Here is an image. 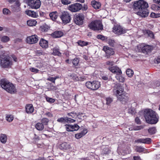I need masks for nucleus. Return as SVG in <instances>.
<instances>
[{
  "mask_svg": "<svg viewBox=\"0 0 160 160\" xmlns=\"http://www.w3.org/2000/svg\"><path fill=\"white\" fill-rule=\"evenodd\" d=\"M144 116L148 123L155 124L158 121V116L153 111L150 109H146L144 112Z\"/></svg>",
  "mask_w": 160,
  "mask_h": 160,
  "instance_id": "obj_1",
  "label": "nucleus"
},
{
  "mask_svg": "<svg viewBox=\"0 0 160 160\" xmlns=\"http://www.w3.org/2000/svg\"><path fill=\"white\" fill-rule=\"evenodd\" d=\"M15 2V4L16 6V7H14L13 8L12 10L14 12H18L20 11V8L19 6L20 5V4L18 0H16Z\"/></svg>",
  "mask_w": 160,
  "mask_h": 160,
  "instance_id": "obj_30",
  "label": "nucleus"
},
{
  "mask_svg": "<svg viewBox=\"0 0 160 160\" xmlns=\"http://www.w3.org/2000/svg\"><path fill=\"white\" fill-rule=\"evenodd\" d=\"M142 52L144 53H147L150 52L152 50V47L150 45H142L140 47Z\"/></svg>",
  "mask_w": 160,
  "mask_h": 160,
  "instance_id": "obj_18",
  "label": "nucleus"
},
{
  "mask_svg": "<svg viewBox=\"0 0 160 160\" xmlns=\"http://www.w3.org/2000/svg\"><path fill=\"white\" fill-rule=\"evenodd\" d=\"M103 50L105 52L106 57L107 58H110V56L113 55L115 53L113 49L106 46L103 47Z\"/></svg>",
  "mask_w": 160,
  "mask_h": 160,
  "instance_id": "obj_13",
  "label": "nucleus"
},
{
  "mask_svg": "<svg viewBox=\"0 0 160 160\" xmlns=\"http://www.w3.org/2000/svg\"><path fill=\"white\" fill-rule=\"evenodd\" d=\"M37 23V22L34 19H30L27 21V25L30 27L35 26Z\"/></svg>",
  "mask_w": 160,
  "mask_h": 160,
  "instance_id": "obj_29",
  "label": "nucleus"
},
{
  "mask_svg": "<svg viewBox=\"0 0 160 160\" xmlns=\"http://www.w3.org/2000/svg\"><path fill=\"white\" fill-rule=\"evenodd\" d=\"M86 130H83V131L81 132L77 133L75 134V137L76 138L78 139L84 136L87 132L86 131V132H85V131H86Z\"/></svg>",
  "mask_w": 160,
  "mask_h": 160,
  "instance_id": "obj_33",
  "label": "nucleus"
},
{
  "mask_svg": "<svg viewBox=\"0 0 160 160\" xmlns=\"http://www.w3.org/2000/svg\"><path fill=\"white\" fill-rule=\"evenodd\" d=\"M85 16L83 14L79 13L74 18L75 23L78 25H82L83 23Z\"/></svg>",
  "mask_w": 160,
  "mask_h": 160,
  "instance_id": "obj_11",
  "label": "nucleus"
},
{
  "mask_svg": "<svg viewBox=\"0 0 160 160\" xmlns=\"http://www.w3.org/2000/svg\"><path fill=\"white\" fill-rule=\"evenodd\" d=\"M144 149V148L141 146H137L136 149L137 151L139 152H143Z\"/></svg>",
  "mask_w": 160,
  "mask_h": 160,
  "instance_id": "obj_44",
  "label": "nucleus"
},
{
  "mask_svg": "<svg viewBox=\"0 0 160 160\" xmlns=\"http://www.w3.org/2000/svg\"><path fill=\"white\" fill-rule=\"evenodd\" d=\"M113 92L118 100L122 104H125L128 101V98L126 96L125 92L124 91V88L121 85H119L117 89L114 90Z\"/></svg>",
  "mask_w": 160,
  "mask_h": 160,
  "instance_id": "obj_2",
  "label": "nucleus"
},
{
  "mask_svg": "<svg viewBox=\"0 0 160 160\" xmlns=\"http://www.w3.org/2000/svg\"><path fill=\"white\" fill-rule=\"evenodd\" d=\"M1 87L8 92L14 94L16 92V89L14 86L7 80L2 79L0 81Z\"/></svg>",
  "mask_w": 160,
  "mask_h": 160,
  "instance_id": "obj_3",
  "label": "nucleus"
},
{
  "mask_svg": "<svg viewBox=\"0 0 160 160\" xmlns=\"http://www.w3.org/2000/svg\"><path fill=\"white\" fill-rule=\"evenodd\" d=\"M148 131L150 135H153L156 133L157 129L155 127H151L148 129Z\"/></svg>",
  "mask_w": 160,
  "mask_h": 160,
  "instance_id": "obj_36",
  "label": "nucleus"
},
{
  "mask_svg": "<svg viewBox=\"0 0 160 160\" xmlns=\"http://www.w3.org/2000/svg\"><path fill=\"white\" fill-rule=\"evenodd\" d=\"M49 16L53 21L55 20L58 17L57 12H51L49 14Z\"/></svg>",
  "mask_w": 160,
  "mask_h": 160,
  "instance_id": "obj_32",
  "label": "nucleus"
},
{
  "mask_svg": "<svg viewBox=\"0 0 160 160\" xmlns=\"http://www.w3.org/2000/svg\"><path fill=\"white\" fill-rule=\"evenodd\" d=\"M1 87L8 92L14 94L16 92V89L14 86L7 80L2 79L0 81Z\"/></svg>",
  "mask_w": 160,
  "mask_h": 160,
  "instance_id": "obj_4",
  "label": "nucleus"
},
{
  "mask_svg": "<svg viewBox=\"0 0 160 160\" xmlns=\"http://www.w3.org/2000/svg\"><path fill=\"white\" fill-rule=\"evenodd\" d=\"M67 114L68 116H71L72 118H74L76 116H78V115H77V113L74 112L68 113Z\"/></svg>",
  "mask_w": 160,
  "mask_h": 160,
  "instance_id": "obj_49",
  "label": "nucleus"
},
{
  "mask_svg": "<svg viewBox=\"0 0 160 160\" xmlns=\"http://www.w3.org/2000/svg\"><path fill=\"white\" fill-rule=\"evenodd\" d=\"M122 73H118L115 76V78L119 82H123L125 80L124 78L122 75Z\"/></svg>",
  "mask_w": 160,
  "mask_h": 160,
  "instance_id": "obj_28",
  "label": "nucleus"
},
{
  "mask_svg": "<svg viewBox=\"0 0 160 160\" xmlns=\"http://www.w3.org/2000/svg\"><path fill=\"white\" fill-rule=\"evenodd\" d=\"M146 32L149 36L152 38H154V34L152 32L149 30H146Z\"/></svg>",
  "mask_w": 160,
  "mask_h": 160,
  "instance_id": "obj_45",
  "label": "nucleus"
},
{
  "mask_svg": "<svg viewBox=\"0 0 160 160\" xmlns=\"http://www.w3.org/2000/svg\"><path fill=\"white\" fill-rule=\"evenodd\" d=\"M12 58L13 60L15 62H17V58L14 55H12Z\"/></svg>",
  "mask_w": 160,
  "mask_h": 160,
  "instance_id": "obj_64",
  "label": "nucleus"
},
{
  "mask_svg": "<svg viewBox=\"0 0 160 160\" xmlns=\"http://www.w3.org/2000/svg\"><path fill=\"white\" fill-rule=\"evenodd\" d=\"M113 29V32L118 35L123 34L126 32L125 30L122 27L118 25L114 26Z\"/></svg>",
  "mask_w": 160,
  "mask_h": 160,
  "instance_id": "obj_14",
  "label": "nucleus"
},
{
  "mask_svg": "<svg viewBox=\"0 0 160 160\" xmlns=\"http://www.w3.org/2000/svg\"><path fill=\"white\" fill-rule=\"evenodd\" d=\"M114 62L113 61H108L106 62V64L108 65L112 66L113 65Z\"/></svg>",
  "mask_w": 160,
  "mask_h": 160,
  "instance_id": "obj_58",
  "label": "nucleus"
},
{
  "mask_svg": "<svg viewBox=\"0 0 160 160\" xmlns=\"http://www.w3.org/2000/svg\"><path fill=\"white\" fill-rule=\"evenodd\" d=\"M58 122L61 123H64L68 122V117H63L58 118L57 120Z\"/></svg>",
  "mask_w": 160,
  "mask_h": 160,
  "instance_id": "obj_34",
  "label": "nucleus"
},
{
  "mask_svg": "<svg viewBox=\"0 0 160 160\" xmlns=\"http://www.w3.org/2000/svg\"><path fill=\"white\" fill-rule=\"evenodd\" d=\"M88 27L94 31H98L103 29V26L102 23L98 20L92 21L88 25Z\"/></svg>",
  "mask_w": 160,
  "mask_h": 160,
  "instance_id": "obj_7",
  "label": "nucleus"
},
{
  "mask_svg": "<svg viewBox=\"0 0 160 160\" xmlns=\"http://www.w3.org/2000/svg\"><path fill=\"white\" fill-rule=\"evenodd\" d=\"M50 28L46 24H44L40 27V29L42 32H47Z\"/></svg>",
  "mask_w": 160,
  "mask_h": 160,
  "instance_id": "obj_35",
  "label": "nucleus"
},
{
  "mask_svg": "<svg viewBox=\"0 0 160 160\" xmlns=\"http://www.w3.org/2000/svg\"><path fill=\"white\" fill-rule=\"evenodd\" d=\"M49 121L48 119L47 118H43L42 119L41 122L43 125H47Z\"/></svg>",
  "mask_w": 160,
  "mask_h": 160,
  "instance_id": "obj_50",
  "label": "nucleus"
},
{
  "mask_svg": "<svg viewBox=\"0 0 160 160\" xmlns=\"http://www.w3.org/2000/svg\"><path fill=\"white\" fill-rule=\"evenodd\" d=\"M45 98L46 101L50 103H53L55 101L54 99L49 98L47 96H46Z\"/></svg>",
  "mask_w": 160,
  "mask_h": 160,
  "instance_id": "obj_43",
  "label": "nucleus"
},
{
  "mask_svg": "<svg viewBox=\"0 0 160 160\" xmlns=\"http://www.w3.org/2000/svg\"><path fill=\"white\" fill-rule=\"evenodd\" d=\"M28 5L32 9H38L41 5L40 0H27Z\"/></svg>",
  "mask_w": 160,
  "mask_h": 160,
  "instance_id": "obj_10",
  "label": "nucleus"
},
{
  "mask_svg": "<svg viewBox=\"0 0 160 160\" xmlns=\"http://www.w3.org/2000/svg\"><path fill=\"white\" fill-rule=\"evenodd\" d=\"M107 104H109L112 101V99L110 98H106Z\"/></svg>",
  "mask_w": 160,
  "mask_h": 160,
  "instance_id": "obj_54",
  "label": "nucleus"
},
{
  "mask_svg": "<svg viewBox=\"0 0 160 160\" xmlns=\"http://www.w3.org/2000/svg\"><path fill=\"white\" fill-rule=\"evenodd\" d=\"M85 86L89 89L92 91L97 90L100 87V82L94 81L92 82H87L85 83Z\"/></svg>",
  "mask_w": 160,
  "mask_h": 160,
  "instance_id": "obj_8",
  "label": "nucleus"
},
{
  "mask_svg": "<svg viewBox=\"0 0 160 160\" xmlns=\"http://www.w3.org/2000/svg\"><path fill=\"white\" fill-rule=\"evenodd\" d=\"M97 38L98 39H100L102 40H105L107 39V37L101 35H98L97 36Z\"/></svg>",
  "mask_w": 160,
  "mask_h": 160,
  "instance_id": "obj_46",
  "label": "nucleus"
},
{
  "mask_svg": "<svg viewBox=\"0 0 160 160\" xmlns=\"http://www.w3.org/2000/svg\"><path fill=\"white\" fill-rule=\"evenodd\" d=\"M139 13V15L142 17H146L148 16L149 14V12L146 9L140 11Z\"/></svg>",
  "mask_w": 160,
  "mask_h": 160,
  "instance_id": "obj_26",
  "label": "nucleus"
},
{
  "mask_svg": "<svg viewBox=\"0 0 160 160\" xmlns=\"http://www.w3.org/2000/svg\"><path fill=\"white\" fill-rule=\"evenodd\" d=\"M133 8L139 11L147 9L148 7V3L143 0L135 2L133 4Z\"/></svg>",
  "mask_w": 160,
  "mask_h": 160,
  "instance_id": "obj_5",
  "label": "nucleus"
},
{
  "mask_svg": "<svg viewBox=\"0 0 160 160\" xmlns=\"http://www.w3.org/2000/svg\"><path fill=\"white\" fill-rule=\"evenodd\" d=\"M65 127L66 130L68 132L77 131L80 128L79 126L77 124H74L73 125L66 124L65 125Z\"/></svg>",
  "mask_w": 160,
  "mask_h": 160,
  "instance_id": "obj_15",
  "label": "nucleus"
},
{
  "mask_svg": "<svg viewBox=\"0 0 160 160\" xmlns=\"http://www.w3.org/2000/svg\"><path fill=\"white\" fill-rule=\"evenodd\" d=\"M155 63H158L160 62V56H158L157 58L156 61H155Z\"/></svg>",
  "mask_w": 160,
  "mask_h": 160,
  "instance_id": "obj_63",
  "label": "nucleus"
},
{
  "mask_svg": "<svg viewBox=\"0 0 160 160\" xmlns=\"http://www.w3.org/2000/svg\"><path fill=\"white\" fill-rule=\"evenodd\" d=\"M109 150L108 148H106L103 149L102 152L104 154H108L109 153Z\"/></svg>",
  "mask_w": 160,
  "mask_h": 160,
  "instance_id": "obj_52",
  "label": "nucleus"
},
{
  "mask_svg": "<svg viewBox=\"0 0 160 160\" xmlns=\"http://www.w3.org/2000/svg\"><path fill=\"white\" fill-rule=\"evenodd\" d=\"M26 40L27 43H28L30 44L35 43L38 40V37L36 35H32L28 37Z\"/></svg>",
  "mask_w": 160,
  "mask_h": 160,
  "instance_id": "obj_16",
  "label": "nucleus"
},
{
  "mask_svg": "<svg viewBox=\"0 0 160 160\" xmlns=\"http://www.w3.org/2000/svg\"><path fill=\"white\" fill-rule=\"evenodd\" d=\"M92 7L95 9H99L101 7V4L100 2L95 0H92L91 2Z\"/></svg>",
  "mask_w": 160,
  "mask_h": 160,
  "instance_id": "obj_24",
  "label": "nucleus"
},
{
  "mask_svg": "<svg viewBox=\"0 0 160 160\" xmlns=\"http://www.w3.org/2000/svg\"><path fill=\"white\" fill-rule=\"evenodd\" d=\"M1 41L3 42H7L10 40L9 38L7 36H2L1 38Z\"/></svg>",
  "mask_w": 160,
  "mask_h": 160,
  "instance_id": "obj_39",
  "label": "nucleus"
},
{
  "mask_svg": "<svg viewBox=\"0 0 160 160\" xmlns=\"http://www.w3.org/2000/svg\"><path fill=\"white\" fill-rule=\"evenodd\" d=\"M152 140L151 139L149 138H141L136 140L135 142L138 143H142L148 144H150Z\"/></svg>",
  "mask_w": 160,
  "mask_h": 160,
  "instance_id": "obj_17",
  "label": "nucleus"
},
{
  "mask_svg": "<svg viewBox=\"0 0 160 160\" xmlns=\"http://www.w3.org/2000/svg\"><path fill=\"white\" fill-rule=\"evenodd\" d=\"M108 69L112 73L116 75L118 73H122L121 69L117 66L110 67Z\"/></svg>",
  "mask_w": 160,
  "mask_h": 160,
  "instance_id": "obj_19",
  "label": "nucleus"
},
{
  "mask_svg": "<svg viewBox=\"0 0 160 160\" xmlns=\"http://www.w3.org/2000/svg\"><path fill=\"white\" fill-rule=\"evenodd\" d=\"M126 73L128 77L131 78L134 72L132 70L129 68L126 71Z\"/></svg>",
  "mask_w": 160,
  "mask_h": 160,
  "instance_id": "obj_38",
  "label": "nucleus"
},
{
  "mask_svg": "<svg viewBox=\"0 0 160 160\" xmlns=\"http://www.w3.org/2000/svg\"><path fill=\"white\" fill-rule=\"evenodd\" d=\"M3 12L4 14L8 15L10 13V11L9 9L5 8L3 9Z\"/></svg>",
  "mask_w": 160,
  "mask_h": 160,
  "instance_id": "obj_51",
  "label": "nucleus"
},
{
  "mask_svg": "<svg viewBox=\"0 0 160 160\" xmlns=\"http://www.w3.org/2000/svg\"><path fill=\"white\" fill-rule=\"evenodd\" d=\"M108 43L111 46L113 47L114 45L115 42L113 40L109 39L108 41Z\"/></svg>",
  "mask_w": 160,
  "mask_h": 160,
  "instance_id": "obj_47",
  "label": "nucleus"
},
{
  "mask_svg": "<svg viewBox=\"0 0 160 160\" xmlns=\"http://www.w3.org/2000/svg\"><path fill=\"white\" fill-rule=\"evenodd\" d=\"M134 160H141V158L140 156H134L133 157Z\"/></svg>",
  "mask_w": 160,
  "mask_h": 160,
  "instance_id": "obj_62",
  "label": "nucleus"
},
{
  "mask_svg": "<svg viewBox=\"0 0 160 160\" xmlns=\"http://www.w3.org/2000/svg\"><path fill=\"white\" fill-rule=\"evenodd\" d=\"M63 35V33L59 31H57L54 32L51 34V36L54 38H59L61 37Z\"/></svg>",
  "mask_w": 160,
  "mask_h": 160,
  "instance_id": "obj_25",
  "label": "nucleus"
},
{
  "mask_svg": "<svg viewBox=\"0 0 160 160\" xmlns=\"http://www.w3.org/2000/svg\"><path fill=\"white\" fill-rule=\"evenodd\" d=\"M78 45L82 47L87 46L88 44V42L82 41H78Z\"/></svg>",
  "mask_w": 160,
  "mask_h": 160,
  "instance_id": "obj_40",
  "label": "nucleus"
},
{
  "mask_svg": "<svg viewBox=\"0 0 160 160\" xmlns=\"http://www.w3.org/2000/svg\"><path fill=\"white\" fill-rule=\"evenodd\" d=\"M25 13L28 16L34 18H37L38 17V16L37 13L31 10H27L26 11Z\"/></svg>",
  "mask_w": 160,
  "mask_h": 160,
  "instance_id": "obj_21",
  "label": "nucleus"
},
{
  "mask_svg": "<svg viewBox=\"0 0 160 160\" xmlns=\"http://www.w3.org/2000/svg\"><path fill=\"white\" fill-rule=\"evenodd\" d=\"M0 64L2 67L5 68H8L12 64V62L10 60L9 57L4 54L0 55Z\"/></svg>",
  "mask_w": 160,
  "mask_h": 160,
  "instance_id": "obj_6",
  "label": "nucleus"
},
{
  "mask_svg": "<svg viewBox=\"0 0 160 160\" xmlns=\"http://www.w3.org/2000/svg\"><path fill=\"white\" fill-rule=\"evenodd\" d=\"M39 44L42 48H46L48 47V42L47 41L42 38L40 41Z\"/></svg>",
  "mask_w": 160,
  "mask_h": 160,
  "instance_id": "obj_23",
  "label": "nucleus"
},
{
  "mask_svg": "<svg viewBox=\"0 0 160 160\" xmlns=\"http://www.w3.org/2000/svg\"><path fill=\"white\" fill-rule=\"evenodd\" d=\"M14 119L13 116L11 114H7L6 117V119L8 122H11Z\"/></svg>",
  "mask_w": 160,
  "mask_h": 160,
  "instance_id": "obj_37",
  "label": "nucleus"
},
{
  "mask_svg": "<svg viewBox=\"0 0 160 160\" xmlns=\"http://www.w3.org/2000/svg\"><path fill=\"white\" fill-rule=\"evenodd\" d=\"M129 113L132 114H134L135 113V111L134 109H130L129 110Z\"/></svg>",
  "mask_w": 160,
  "mask_h": 160,
  "instance_id": "obj_59",
  "label": "nucleus"
},
{
  "mask_svg": "<svg viewBox=\"0 0 160 160\" xmlns=\"http://www.w3.org/2000/svg\"><path fill=\"white\" fill-rule=\"evenodd\" d=\"M30 70L32 72L36 73L38 72L39 71V70L38 69L33 68H30Z\"/></svg>",
  "mask_w": 160,
  "mask_h": 160,
  "instance_id": "obj_55",
  "label": "nucleus"
},
{
  "mask_svg": "<svg viewBox=\"0 0 160 160\" xmlns=\"http://www.w3.org/2000/svg\"><path fill=\"white\" fill-rule=\"evenodd\" d=\"M82 8V5L79 3H76L70 5L68 7V9L72 12H77L81 10Z\"/></svg>",
  "mask_w": 160,
  "mask_h": 160,
  "instance_id": "obj_12",
  "label": "nucleus"
},
{
  "mask_svg": "<svg viewBox=\"0 0 160 160\" xmlns=\"http://www.w3.org/2000/svg\"><path fill=\"white\" fill-rule=\"evenodd\" d=\"M71 15L67 11L62 12L60 18L63 23L66 24L70 22L71 20Z\"/></svg>",
  "mask_w": 160,
  "mask_h": 160,
  "instance_id": "obj_9",
  "label": "nucleus"
},
{
  "mask_svg": "<svg viewBox=\"0 0 160 160\" xmlns=\"http://www.w3.org/2000/svg\"><path fill=\"white\" fill-rule=\"evenodd\" d=\"M37 55L38 56H40L41 55H43L44 53L41 50H38L37 52Z\"/></svg>",
  "mask_w": 160,
  "mask_h": 160,
  "instance_id": "obj_56",
  "label": "nucleus"
},
{
  "mask_svg": "<svg viewBox=\"0 0 160 160\" xmlns=\"http://www.w3.org/2000/svg\"><path fill=\"white\" fill-rule=\"evenodd\" d=\"M26 111L28 114H31L32 113L34 110V108L32 104H28L26 105Z\"/></svg>",
  "mask_w": 160,
  "mask_h": 160,
  "instance_id": "obj_22",
  "label": "nucleus"
},
{
  "mask_svg": "<svg viewBox=\"0 0 160 160\" xmlns=\"http://www.w3.org/2000/svg\"><path fill=\"white\" fill-rule=\"evenodd\" d=\"M135 122L138 124H141V121L139 118L138 117H137L135 119Z\"/></svg>",
  "mask_w": 160,
  "mask_h": 160,
  "instance_id": "obj_60",
  "label": "nucleus"
},
{
  "mask_svg": "<svg viewBox=\"0 0 160 160\" xmlns=\"http://www.w3.org/2000/svg\"><path fill=\"white\" fill-rule=\"evenodd\" d=\"M151 18H157L160 17V13H155L154 12H152L150 15Z\"/></svg>",
  "mask_w": 160,
  "mask_h": 160,
  "instance_id": "obj_41",
  "label": "nucleus"
},
{
  "mask_svg": "<svg viewBox=\"0 0 160 160\" xmlns=\"http://www.w3.org/2000/svg\"><path fill=\"white\" fill-rule=\"evenodd\" d=\"M59 148L62 150H67L70 149L71 146L68 143L64 142L59 145Z\"/></svg>",
  "mask_w": 160,
  "mask_h": 160,
  "instance_id": "obj_20",
  "label": "nucleus"
},
{
  "mask_svg": "<svg viewBox=\"0 0 160 160\" xmlns=\"http://www.w3.org/2000/svg\"><path fill=\"white\" fill-rule=\"evenodd\" d=\"M75 122V120L72 119H71L70 118H68V123L69 122H71V123H73L74 122Z\"/></svg>",
  "mask_w": 160,
  "mask_h": 160,
  "instance_id": "obj_61",
  "label": "nucleus"
},
{
  "mask_svg": "<svg viewBox=\"0 0 160 160\" xmlns=\"http://www.w3.org/2000/svg\"><path fill=\"white\" fill-rule=\"evenodd\" d=\"M102 78L104 80L108 81L109 80V78H108L107 75H102L101 76Z\"/></svg>",
  "mask_w": 160,
  "mask_h": 160,
  "instance_id": "obj_53",
  "label": "nucleus"
},
{
  "mask_svg": "<svg viewBox=\"0 0 160 160\" xmlns=\"http://www.w3.org/2000/svg\"><path fill=\"white\" fill-rule=\"evenodd\" d=\"M53 53V54L54 55L59 56L61 55V53L60 52L59 50L58 49H54Z\"/></svg>",
  "mask_w": 160,
  "mask_h": 160,
  "instance_id": "obj_42",
  "label": "nucleus"
},
{
  "mask_svg": "<svg viewBox=\"0 0 160 160\" xmlns=\"http://www.w3.org/2000/svg\"><path fill=\"white\" fill-rule=\"evenodd\" d=\"M35 128L38 130L42 131L43 130L44 128V125L41 122H38L35 125Z\"/></svg>",
  "mask_w": 160,
  "mask_h": 160,
  "instance_id": "obj_31",
  "label": "nucleus"
},
{
  "mask_svg": "<svg viewBox=\"0 0 160 160\" xmlns=\"http://www.w3.org/2000/svg\"><path fill=\"white\" fill-rule=\"evenodd\" d=\"M79 62V60L78 58H75L72 60V62L73 64L77 66L78 65Z\"/></svg>",
  "mask_w": 160,
  "mask_h": 160,
  "instance_id": "obj_48",
  "label": "nucleus"
},
{
  "mask_svg": "<svg viewBox=\"0 0 160 160\" xmlns=\"http://www.w3.org/2000/svg\"><path fill=\"white\" fill-rule=\"evenodd\" d=\"M47 80L48 81L52 82L53 83H55V79L53 77H49L48 78Z\"/></svg>",
  "mask_w": 160,
  "mask_h": 160,
  "instance_id": "obj_57",
  "label": "nucleus"
},
{
  "mask_svg": "<svg viewBox=\"0 0 160 160\" xmlns=\"http://www.w3.org/2000/svg\"><path fill=\"white\" fill-rule=\"evenodd\" d=\"M7 137L6 134H1L0 135V140L3 144L5 143L7 141Z\"/></svg>",
  "mask_w": 160,
  "mask_h": 160,
  "instance_id": "obj_27",
  "label": "nucleus"
}]
</instances>
